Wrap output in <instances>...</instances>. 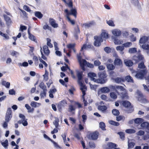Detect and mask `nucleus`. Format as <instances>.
Masks as SVG:
<instances>
[{"mask_svg":"<svg viewBox=\"0 0 149 149\" xmlns=\"http://www.w3.org/2000/svg\"><path fill=\"white\" fill-rule=\"evenodd\" d=\"M64 2L65 4L67 5L68 7L71 8L70 11H69L68 9H66L64 10V12L66 14V17L69 22H70L72 25H74L75 24V21L71 19L70 15H73L75 18L77 17V11L75 8H73V3L72 0H68L67 1L66 0H62Z\"/></svg>","mask_w":149,"mask_h":149,"instance_id":"obj_1","label":"nucleus"},{"mask_svg":"<svg viewBox=\"0 0 149 149\" xmlns=\"http://www.w3.org/2000/svg\"><path fill=\"white\" fill-rule=\"evenodd\" d=\"M81 55V53H79V54H77V59L79 63L81 69L83 71H85L86 70L85 66V64L86 63V61L85 59H82V56Z\"/></svg>","mask_w":149,"mask_h":149,"instance_id":"obj_2","label":"nucleus"},{"mask_svg":"<svg viewBox=\"0 0 149 149\" xmlns=\"http://www.w3.org/2000/svg\"><path fill=\"white\" fill-rule=\"evenodd\" d=\"M99 79H97V83H100L101 84L105 83L106 82L107 80L106 78L107 77L106 74L105 72H102L98 73Z\"/></svg>","mask_w":149,"mask_h":149,"instance_id":"obj_3","label":"nucleus"},{"mask_svg":"<svg viewBox=\"0 0 149 149\" xmlns=\"http://www.w3.org/2000/svg\"><path fill=\"white\" fill-rule=\"evenodd\" d=\"M95 41L94 42V45L96 47H99L101 45V42L103 41V40L100 36H94Z\"/></svg>","mask_w":149,"mask_h":149,"instance_id":"obj_4","label":"nucleus"},{"mask_svg":"<svg viewBox=\"0 0 149 149\" xmlns=\"http://www.w3.org/2000/svg\"><path fill=\"white\" fill-rule=\"evenodd\" d=\"M39 86L43 90V92L40 93L41 97H43L44 96H46L47 90V87L45 84L43 82H41L39 85Z\"/></svg>","mask_w":149,"mask_h":149,"instance_id":"obj_5","label":"nucleus"},{"mask_svg":"<svg viewBox=\"0 0 149 149\" xmlns=\"http://www.w3.org/2000/svg\"><path fill=\"white\" fill-rule=\"evenodd\" d=\"M19 116L22 118V120L18 121V123L19 124L22 123L23 125L25 126H27L28 125V123L27 121V119L26 118L25 116L23 114L20 113L19 114Z\"/></svg>","mask_w":149,"mask_h":149,"instance_id":"obj_6","label":"nucleus"},{"mask_svg":"<svg viewBox=\"0 0 149 149\" xmlns=\"http://www.w3.org/2000/svg\"><path fill=\"white\" fill-rule=\"evenodd\" d=\"M67 104V102L66 100H63L60 101L57 105L58 110L60 112L62 111V108L64 107Z\"/></svg>","mask_w":149,"mask_h":149,"instance_id":"obj_7","label":"nucleus"},{"mask_svg":"<svg viewBox=\"0 0 149 149\" xmlns=\"http://www.w3.org/2000/svg\"><path fill=\"white\" fill-rule=\"evenodd\" d=\"M146 71L145 70H140L139 71L137 72L135 76L138 78L142 79L146 73Z\"/></svg>","mask_w":149,"mask_h":149,"instance_id":"obj_8","label":"nucleus"},{"mask_svg":"<svg viewBox=\"0 0 149 149\" xmlns=\"http://www.w3.org/2000/svg\"><path fill=\"white\" fill-rule=\"evenodd\" d=\"M12 110L10 108H8L7 110V112L5 117V121L8 122L12 117Z\"/></svg>","mask_w":149,"mask_h":149,"instance_id":"obj_9","label":"nucleus"},{"mask_svg":"<svg viewBox=\"0 0 149 149\" xmlns=\"http://www.w3.org/2000/svg\"><path fill=\"white\" fill-rule=\"evenodd\" d=\"M143 59V57L141 55H139L138 56L134 55L133 56L132 60L134 62V63L136 64L139 61Z\"/></svg>","mask_w":149,"mask_h":149,"instance_id":"obj_10","label":"nucleus"},{"mask_svg":"<svg viewBox=\"0 0 149 149\" xmlns=\"http://www.w3.org/2000/svg\"><path fill=\"white\" fill-rule=\"evenodd\" d=\"M88 75L91 81L97 83L98 81H97V79L95 78L97 77V75L94 72H90L88 73Z\"/></svg>","mask_w":149,"mask_h":149,"instance_id":"obj_11","label":"nucleus"},{"mask_svg":"<svg viewBox=\"0 0 149 149\" xmlns=\"http://www.w3.org/2000/svg\"><path fill=\"white\" fill-rule=\"evenodd\" d=\"M99 133L98 132L95 131L90 134L89 135V138L93 140H96L98 138Z\"/></svg>","mask_w":149,"mask_h":149,"instance_id":"obj_12","label":"nucleus"},{"mask_svg":"<svg viewBox=\"0 0 149 149\" xmlns=\"http://www.w3.org/2000/svg\"><path fill=\"white\" fill-rule=\"evenodd\" d=\"M79 83L81 86L80 89L82 92L83 96H84L86 94V91L87 90V87L85 85L83 84L81 81H79Z\"/></svg>","mask_w":149,"mask_h":149,"instance_id":"obj_13","label":"nucleus"},{"mask_svg":"<svg viewBox=\"0 0 149 149\" xmlns=\"http://www.w3.org/2000/svg\"><path fill=\"white\" fill-rule=\"evenodd\" d=\"M74 37L76 40H77L79 39L78 34L80 33V32L78 25H77V27L74 28Z\"/></svg>","mask_w":149,"mask_h":149,"instance_id":"obj_14","label":"nucleus"},{"mask_svg":"<svg viewBox=\"0 0 149 149\" xmlns=\"http://www.w3.org/2000/svg\"><path fill=\"white\" fill-rule=\"evenodd\" d=\"M95 24V23L94 21L93 20L89 22L88 23H84L83 24V26L89 28L94 26Z\"/></svg>","mask_w":149,"mask_h":149,"instance_id":"obj_15","label":"nucleus"},{"mask_svg":"<svg viewBox=\"0 0 149 149\" xmlns=\"http://www.w3.org/2000/svg\"><path fill=\"white\" fill-rule=\"evenodd\" d=\"M49 22L53 28H56L58 26V24L56 22L55 20L53 18L49 19Z\"/></svg>","mask_w":149,"mask_h":149,"instance_id":"obj_16","label":"nucleus"},{"mask_svg":"<svg viewBox=\"0 0 149 149\" xmlns=\"http://www.w3.org/2000/svg\"><path fill=\"white\" fill-rule=\"evenodd\" d=\"M43 50L45 55L48 56L50 53V51L48 47L46 45L43 46L42 47Z\"/></svg>","mask_w":149,"mask_h":149,"instance_id":"obj_17","label":"nucleus"},{"mask_svg":"<svg viewBox=\"0 0 149 149\" xmlns=\"http://www.w3.org/2000/svg\"><path fill=\"white\" fill-rule=\"evenodd\" d=\"M3 17L7 25H10L12 22L10 18L5 14L3 15Z\"/></svg>","mask_w":149,"mask_h":149,"instance_id":"obj_18","label":"nucleus"},{"mask_svg":"<svg viewBox=\"0 0 149 149\" xmlns=\"http://www.w3.org/2000/svg\"><path fill=\"white\" fill-rule=\"evenodd\" d=\"M138 98L139 100L143 102H145L147 100L144 96L141 93H138Z\"/></svg>","mask_w":149,"mask_h":149,"instance_id":"obj_19","label":"nucleus"},{"mask_svg":"<svg viewBox=\"0 0 149 149\" xmlns=\"http://www.w3.org/2000/svg\"><path fill=\"white\" fill-rule=\"evenodd\" d=\"M28 33L29 35V38L31 40L33 41L36 42H37L36 38L30 32V30L29 29L28 30Z\"/></svg>","mask_w":149,"mask_h":149,"instance_id":"obj_20","label":"nucleus"},{"mask_svg":"<svg viewBox=\"0 0 149 149\" xmlns=\"http://www.w3.org/2000/svg\"><path fill=\"white\" fill-rule=\"evenodd\" d=\"M148 38L147 37L144 36L140 38L139 41V42L140 43H143L144 44L148 41Z\"/></svg>","mask_w":149,"mask_h":149,"instance_id":"obj_21","label":"nucleus"},{"mask_svg":"<svg viewBox=\"0 0 149 149\" xmlns=\"http://www.w3.org/2000/svg\"><path fill=\"white\" fill-rule=\"evenodd\" d=\"M114 63L115 65L121 66L123 64V62L121 60L118 58H116Z\"/></svg>","mask_w":149,"mask_h":149,"instance_id":"obj_22","label":"nucleus"},{"mask_svg":"<svg viewBox=\"0 0 149 149\" xmlns=\"http://www.w3.org/2000/svg\"><path fill=\"white\" fill-rule=\"evenodd\" d=\"M76 72L78 80L79 81L82 79L83 72L82 71H79L78 70H76Z\"/></svg>","mask_w":149,"mask_h":149,"instance_id":"obj_23","label":"nucleus"},{"mask_svg":"<svg viewBox=\"0 0 149 149\" xmlns=\"http://www.w3.org/2000/svg\"><path fill=\"white\" fill-rule=\"evenodd\" d=\"M122 104L125 107L128 108L130 107L131 103L130 102L125 100L122 101Z\"/></svg>","mask_w":149,"mask_h":149,"instance_id":"obj_24","label":"nucleus"},{"mask_svg":"<svg viewBox=\"0 0 149 149\" xmlns=\"http://www.w3.org/2000/svg\"><path fill=\"white\" fill-rule=\"evenodd\" d=\"M141 126L143 128H146L148 130H149V123L148 122H143L141 123Z\"/></svg>","mask_w":149,"mask_h":149,"instance_id":"obj_25","label":"nucleus"},{"mask_svg":"<svg viewBox=\"0 0 149 149\" xmlns=\"http://www.w3.org/2000/svg\"><path fill=\"white\" fill-rule=\"evenodd\" d=\"M100 91L102 93H108L110 91V90L107 87H104L100 89Z\"/></svg>","mask_w":149,"mask_h":149,"instance_id":"obj_26","label":"nucleus"},{"mask_svg":"<svg viewBox=\"0 0 149 149\" xmlns=\"http://www.w3.org/2000/svg\"><path fill=\"white\" fill-rule=\"evenodd\" d=\"M66 136H67V134L65 133H64L63 134L61 135V136L63 138L64 142V143H66L65 145L66 146L69 147L70 146V144L68 143H68V142H67L66 139Z\"/></svg>","mask_w":149,"mask_h":149,"instance_id":"obj_27","label":"nucleus"},{"mask_svg":"<svg viewBox=\"0 0 149 149\" xmlns=\"http://www.w3.org/2000/svg\"><path fill=\"white\" fill-rule=\"evenodd\" d=\"M112 33L115 36H118L120 35L121 33V31L120 30L117 29H114L112 31Z\"/></svg>","mask_w":149,"mask_h":149,"instance_id":"obj_28","label":"nucleus"},{"mask_svg":"<svg viewBox=\"0 0 149 149\" xmlns=\"http://www.w3.org/2000/svg\"><path fill=\"white\" fill-rule=\"evenodd\" d=\"M115 81L118 83H121L125 82V80L122 77H117L114 79Z\"/></svg>","mask_w":149,"mask_h":149,"instance_id":"obj_29","label":"nucleus"},{"mask_svg":"<svg viewBox=\"0 0 149 149\" xmlns=\"http://www.w3.org/2000/svg\"><path fill=\"white\" fill-rule=\"evenodd\" d=\"M35 15L39 19L42 18L43 17V15L39 11H35L34 13Z\"/></svg>","mask_w":149,"mask_h":149,"instance_id":"obj_30","label":"nucleus"},{"mask_svg":"<svg viewBox=\"0 0 149 149\" xmlns=\"http://www.w3.org/2000/svg\"><path fill=\"white\" fill-rule=\"evenodd\" d=\"M75 43L69 44L67 45V47L69 49H72L73 50L74 52H75L76 50L75 49Z\"/></svg>","mask_w":149,"mask_h":149,"instance_id":"obj_31","label":"nucleus"},{"mask_svg":"<svg viewBox=\"0 0 149 149\" xmlns=\"http://www.w3.org/2000/svg\"><path fill=\"white\" fill-rule=\"evenodd\" d=\"M33 59L34 61V64L36 66H37L38 64V60H39V56H33Z\"/></svg>","mask_w":149,"mask_h":149,"instance_id":"obj_32","label":"nucleus"},{"mask_svg":"<svg viewBox=\"0 0 149 149\" xmlns=\"http://www.w3.org/2000/svg\"><path fill=\"white\" fill-rule=\"evenodd\" d=\"M124 79L125 80V81L126 80L128 82L133 83L134 82V81L130 75L126 76Z\"/></svg>","mask_w":149,"mask_h":149,"instance_id":"obj_33","label":"nucleus"},{"mask_svg":"<svg viewBox=\"0 0 149 149\" xmlns=\"http://www.w3.org/2000/svg\"><path fill=\"white\" fill-rule=\"evenodd\" d=\"M98 109L102 112H105L107 109V107L104 105L101 106L99 105L98 107Z\"/></svg>","mask_w":149,"mask_h":149,"instance_id":"obj_34","label":"nucleus"},{"mask_svg":"<svg viewBox=\"0 0 149 149\" xmlns=\"http://www.w3.org/2000/svg\"><path fill=\"white\" fill-rule=\"evenodd\" d=\"M100 36L102 38V39H106L108 38L109 35L107 33L105 32H103L101 33V36Z\"/></svg>","mask_w":149,"mask_h":149,"instance_id":"obj_35","label":"nucleus"},{"mask_svg":"<svg viewBox=\"0 0 149 149\" xmlns=\"http://www.w3.org/2000/svg\"><path fill=\"white\" fill-rule=\"evenodd\" d=\"M125 64L127 66L130 67L133 65V63L131 60H128L125 61Z\"/></svg>","mask_w":149,"mask_h":149,"instance_id":"obj_36","label":"nucleus"},{"mask_svg":"<svg viewBox=\"0 0 149 149\" xmlns=\"http://www.w3.org/2000/svg\"><path fill=\"white\" fill-rule=\"evenodd\" d=\"M114 42L116 45H120L122 44L123 42L122 40H119L115 37L114 38Z\"/></svg>","mask_w":149,"mask_h":149,"instance_id":"obj_37","label":"nucleus"},{"mask_svg":"<svg viewBox=\"0 0 149 149\" xmlns=\"http://www.w3.org/2000/svg\"><path fill=\"white\" fill-rule=\"evenodd\" d=\"M143 119L140 118H136L134 120V123L136 124H139L142 122Z\"/></svg>","mask_w":149,"mask_h":149,"instance_id":"obj_38","label":"nucleus"},{"mask_svg":"<svg viewBox=\"0 0 149 149\" xmlns=\"http://www.w3.org/2000/svg\"><path fill=\"white\" fill-rule=\"evenodd\" d=\"M25 107L26 109L28 110V112H33L34 110V109L33 108L31 109V107L28 104H26L25 105Z\"/></svg>","mask_w":149,"mask_h":149,"instance_id":"obj_39","label":"nucleus"},{"mask_svg":"<svg viewBox=\"0 0 149 149\" xmlns=\"http://www.w3.org/2000/svg\"><path fill=\"white\" fill-rule=\"evenodd\" d=\"M1 145L5 149L8 148V141L7 139H6L4 142H1Z\"/></svg>","mask_w":149,"mask_h":149,"instance_id":"obj_40","label":"nucleus"},{"mask_svg":"<svg viewBox=\"0 0 149 149\" xmlns=\"http://www.w3.org/2000/svg\"><path fill=\"white\" fill-rule=\"evenodd\" d=\"M125 119V117L122 115H120L116 117V120L117 121H119L120 120L124 121Z\"/></svg>","mask_w":149,"mask_h":149,"instance_id":"obj_41","label":"nucleus"},{"mask_svg":"<svg viewBox=\"0 0 149 149\" xmlns=\"http://www.w3.org/2000/svg\"><path fill=\"white\" fill-rule=\"evenodd\" d=\"M109 123L112 125L116 126H118L120 125V124L118 122L114 121L113 120H109Z\"/></svg>","mask_w":149,"mask_h":149,"instance_id":"obj_42","label":"nucleus"},{"mask_svg":"<svg viewBox=\"0 0 149 149\" xmlns=\"http://www.w3.org/2000/svg\"><path fill=\"white\" fill-rule=\"evenodd\" d=\"M100 127L103 130H105L106 125L104 123L102 122H100L99 123Z\"/></svg>","mask_w":149,"mask_h":149,"instance_id":"obj_43","label":"nucleus"},{"mask_svg":"<svg viewBox=\"0 0 149 149\" xmlns=\"http://www.w3.org/2000/svg\"><path fill=\"white\" fill-rule=\"evenodd\" d=\"M107 68L109 70H113L114 69L115 67L114 66L111 64H109L107 65Z\"/></svg>","mask_w":149,"mask_h":149,"instance_id":"obj_44","label":"nucleus"},{"mask_svg":"<svg viewBox=\"0 0 149 149\" xmlns=\"http://www.w3.org/2000/svg\"><path fill=\"white\" fill-rule=\"evenodd\" d=\"M110 97L113 99H116L117 97V96L116 93L114 92H111L110 93Z\"/></svg>","mask_w":149,"mask_h":149,"instance_id":"obj_45","label":"nucleus"},{"mask_svg":"<svg viewBox=\"0 0 149 149\" xmlns=\"http://www.w3.org/2000/svg\"><path fill=\"white\" fill-rule=\"evenodd\" d=\"M112 113L113 115L116 116H118L120 114L119 111L116 109H113L112 111Z\"/></svg>","mask_w":149,"mask_h":149,"instance_id":"obj_46","label":"nucleus"},{"mask_svg":"<svg viewBox=\"0 0 149 149\" xmlns=\"http://www.w3.org/2000/svg\"><path fill=\"white\" fill-rule=\"evenodd\" d=\"M118 134L120 136V138L123 140H124L125 138V135L124 133L123 132H120L118 133Z\"/></svg>","mask_w":149,"mask_h":149,"instance_id":"obj_47","label":"nucleus"},{"mask_svg":"<svg viewBox=\"0 0 149 149\" xmlns=\"http://www.w3.org/2000/svg\"><path fill=\"white\" fill-rule=\"evenodd\" d=\"M0 35L4 37L6 39H9V37L8 34L5 33H3L0 31Z\"/></svg>","mask_w":149,"mask_h":149,"instance_id":"obj_48","label":"nucleus"},{"mask_svg":"<svg viewBox=\"0 0 149 149\" xmlns=\"http://www.w3.org/2000/svg\"><path fill=\"white\" fill-rule=\"evenodd\" d=\"M125 132L128 134H133L136 132V131L133 129H128L126 130Z\"/></svg>","mask_w":149,"mask_h":149,"instance_id":"obj_49","label":"nucleus"},{"mask_svg":"<svg viewBox=\"0 0 149 149\" xmlns=\"http://www.w3.org/2000/svg\"><path fill=\"white\" fill-rule=\"evenodd\" d=\"M59 122V119L58 118L55 119L53 122V124L55 125V127L57 128L58 126V123Z\"/></svg>","mask_w":149,"mask_h":149,"instance_id":"obj_50","label":"nucleus"},{"mask_svg":"<svg viewBox=\"0 0 149 149\" xmlns=\"http://www.w3.org/2000/svg\"><path fill=\"white\" fill-rule=\"evenodd\" d=\"M81 117L82 118V122L84 125L85 124V122L87 119V116L86 115L83 114L82 115Z\"/></svg>","mask_w":149,"mask_h":149,"instance_id":"obj_51","label":"nucleus"},{"mask_svg":"<svg viewBox=\"0 0 149 149\" xmlns=\"http://www.w3.org/2000/svg\"><path fill=\"white\" fill-rule=\"evenodd\" d=\"M121 97L122 99H128V96L126 93H121Z\"/></svg>","mask_w":149,"mask_h":149,"instance_id":"obj_52","label":"nucleus"},{"mask_svg":"<svg viewBox=\"0 0 149 149\" xmlns=\"http://www.w3.org/2000/svg\"><path fill=\"white\" fill-rule=\"evenodd\" d=\"M47 45L50 48H52L53 47L51 43V40L48 38L47 39Z\"/></svg>","mask_w":149,"mask_h":149,"instance_id":"obj_53","label":"nucleus"},{"mask_svg":"<svg viewBox=\"0 0 149 149\" xmlns=\"http://www.w3.org/2000/svg\"><path fill=\"white\" fill-rule=\"evenodd\" d=\"M132 43L131 42H127L123 44L124 47H128L132 45Z\"/></svg>","mask_w":149,"mask_h":149,"instance_id":"obj_54","label":"nucleus"},{"mask_svg":"<svg viewBox=\"0 0 149 149\" xmlns=\"http://www.w3.org/2000/svg\"><path fill=\"white\" fill-rule=\"evenodd\" d=\"M104 50L107 53H110L111 51V48L110 47H105L104 48Z\"/></svg>","mask_w":149,"mask_h":149,"instance_id":"obj_55","label":"nucleus"},{"mask_svg":"<svg viewBox=\"0 0 149 149\" xmlns=\"http://www.w3.org/2000/svg\"><path fill=\"white\" fill-rule=\"evenodd\" d=\"M129 52L130 53H133L137 52L136 49V48H132L129 49Z\"/></svg>","mask_w":149,"mask_h":149,"instance_id":"obj_56","label":"nucleus"},{"mask_svg":"<svg viewBox=\"0 0 149 149\" xmlns=\"http://www.w3.org/2000/svg\"><path fill=\"white\" fill-rule=\"evenodd\" d=\"M142 47L144 49L149 50V45L145 44H143L142 46Z\"/></svg>","mask_w":149,"mask_h":149,"instance_id":"obj_57","label":"nucleus"},{"mask_svg":"<svg viewBox=\"0 0 149 149\" xmlns=\"http://www.w3.org/2000/svg\"><path fill=\"white\" fill-rule=\"evenodd\" d=\"M138 67L140 69H143L145 68L144 63L143 62H141L139 64Z\"/></svg>","mask_w":149,"mask_h":149,"instance_id":"obj_58","label":"nucleus"},{"mask_svg":"<svg viewBox=\"0 0 149 149\" xmlns=\"http://www.w3.org/2000/svg\"><path fill=\"white\" fill-rule=\"evenodd\" d=\"M107 23L110 26H115V24H114L112 20H109L107 21Z\"/></svg>","mask_w":149,"mask_h":149,"instance_id":"obj_59","label":"nucleus"},{"mask_svg":"<svg viewBox=\"0 0 149 149\" xmlns=\"http://www.w3.org/2000/svg\"><path fill=\"white\" fill-rule=\"evenodd\" d=\"M94 65L95 66H99L101 64V62L98 60H96L94 61Z\"/></svg>","mask_w":149,"mask_h":149,"instance_id":"obj_60","label":"nucleus"},{"mask_svg":"<svg viewBox=\"0 0 149 149\" xmlns=\"http://www.w3.org/2000/svg\"><path fill=\"white\" fill-rule=\"evenodd\" d=\"M23 9L25 10L28 12H30L31 10L29 7L27 5H24L23 6Z\"/></svg>","mask_w":149,"mask_h":149,"instance_id":"obj_61","label":"nucleus"},{"mask_svg":"<svg viewBox=\"0 0 149 149\" xmlns=\"http://www.w3.org/2000/svg\"><path fill=\"white\" fill-rule=\"evenodd\" d=\"M124 48L123 46H118L116 47V49L117 50H119L120 51H123L124 50Z\"/></svg>","mask_w":149,"mask_h":149,"instance_id":"obj_62","label":"nucleus"},{"mask_svg":"<svg viewBox=\"0 0 149 149\" xmlns=\"http://www.w3.org/2000/svg\"><path fill=\"white\" fill-rule=\"evenodd\" d=\"M144 133L145 132L144 131L140 130L136 133V134L138 136H142L143 135Z\"/></svg>","mask_w":149,"mask_h":149,"instance_id":"obj_63","label":"nucleus"},{"mask_svg":"<svg viewBox=\"0 0 149 149\" xmlns=\"http://www.w3.org/2000/svg\"><path fill=\"white\" fill-rule=\"evenodd\" d=\"M80 134L75 133L74 134V137L78 140H80L81 139Z\"/></svg>","mask_w":149,"mask_h":149,"instance_id":"obj_64","label":"nucleus"}]
</instances>
